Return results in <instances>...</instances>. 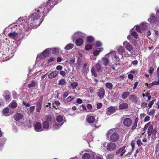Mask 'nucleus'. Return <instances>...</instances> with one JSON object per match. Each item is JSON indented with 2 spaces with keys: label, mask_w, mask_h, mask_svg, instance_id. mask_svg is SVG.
I'll return each mask as SVG.
<instances>
[{
  "label": "nucleus",
  "mask_w": 159,
  "mask_h": 159,
  "mask_svg": "<svg viewBox=\"0 0 159 159\" xmlns=\"http://www.w3.org/2000/svg\"><path fill=\"white\" fill-rule=\"evenodd\" d=\"M59 0H48L45 3L41 4L34 10L35 12L30 15L28 18L20 17L16 23H13L9 26L10 28H15L19 29L21 33L24 30H28L29 25L31 27L36 28L43 20V17L47 15L48 12L57 3Z\"/></svg>",
  "instance_id": "nucleus-1"
},
{
  "label": "nucleus",
  "mask_w": 159,
  "mask_h": 159,
  "mask_svg": "<svg viewBox=\"0 0 159 159\" xmlns=\"http://www.w3.org/2000/svg\"><path fill=\"white\" fill-rule=\"evenodd\" d=\"M148 129V138L150 139L152 135V139L155 140L156 138V134L157 133V130L154 129H153V125L152 123L149 122L148 123L144 126L143 129V131H145Z\"/></svg>",
  "instance_id": "nucleus-2"
},
{
  "label": "nucleus",
  "mask_w": 159,
  "mask_h": 159,
  "mask_svg": "<svg viewBox=\"0 0 159 159\" xmlns=\"http://www.w3.org/2000/svg\"><path fill=\"white\" fill-rule=\"evenodd\" d=\"M107 135L108 139L113 142L117 141L119 137L118 134L116 131L115 129L109 130L107 133Z\"/></svg>",
  "instance_id": "nucleus-3"
},
{
  "label": "nucleus",
  "mask_w": 159,
  "mask_h": 159,
  "mask_svg": "<svg viewBox=\"0 0 159 159\" xmlns=\"http://www.w3.org/2000/svg\"><path fill=\"white\" fill-rule=\"evenodd\" d=\"M19 45L18 42L16 41L9 42L8 49L9 52L11 54L10 56L9 55V58H11L13 56V54L17 50Z\"/></svg>",
  "instance_id": "nucleus-4"
},
{
  "label": "nucleus",
  "mask_w": 159,
  "mask_h": 159,
  "mask_svg": "<svg viewBox=\"0 0 159 159\" xmlns=\"http://www.w3.org/2000/svg\"><path fill=\"white\" fill-rule=\"evenodd\" d=\"M102 65L100 63V61H98L95 66L93 67L91 70V72L92 74L95 77H97V75L96 70L97 71H101L102 70Z\"/></svg>",
  "instance_id": "nucleus-5"
},
{
  "label": "nucleus",
  "mask_w": 159,
  "mask_h": 159,
  "mask_svg": "<svg viewBox=\"0 0 159 159\" xmlns=\"http://www.w3.org/2000/svg\"><path fill=\"white\" fill-rule=\"evenodd\" d=\"M109 55H110L113 60V62H116V61H119L120 58L117 55V53L115 51H112L107 54L105 55L106 57H109Z\"/></svg>",
  "instance_id": "nucleus-6"
},
{
  "label": "nucleus",
  "mask_w": 159,
  "mask_h": 159,
  "mask_svg": "<svg viewBox=\"0 0 159 159\" xmlns=\"http://www.w3.org/2000/svg\"><path fill=\"white\" fill-rule=\"evenodd\" d=\"M135 26L136 30L139 33H141L142 31L145 30L147 27L146 23L145 22L141 23L140 26L136 25Z\"/></svg>",
  "instance_id": "nucleus-7"
},
{
  "label": "nucleus",
  "mask_w": 159,
  "mask_h": 159,
  "mask_svg": "<svg viewBox=\"0 0 159 159\" xmlns=\"http://www.w3.org/2000/svg\"><path fill=\"white\" fill-rule=\"evenodd\" d=\"M122 121L124 125L127 127H130L132 124L131 119L129 118H125V116H123Z\"/></svg>",
  "instance_id": "nucleus-8"
},
{
  "label": "nucleus",
  "mask_w": 159,
  "mask_h": 159,
  "mask_svg": "<svg viewBox=\"0 0 159 159\" xmlns=\"http://www.w3.org/2000/svg\"><path fill=\"white\" fill-rule=\"evenodd\" d=\"M117 147L116 144L113 142L109 143L107 146V150L109 151H112L116 150Z\"/></svg>",
  "instance_id": "nucleus-9"
},
{
  "label": "nucleus",
  "mask_w": 159,
  "mask_h": 159,
  "mask_svg": "<svg viewBox=\"0 0 159 159\" xmlns=\"http://www.w3.org/2000/svg\"><path fill=\"white\" fill-rule=\"evenodd\" d=\"M95 152H91L90 154L86 152L82 156V159H93L95 157Z\"/></svg>",
  "instance_id": "nucleus-10"
},
{
  "label": "nucleus",
  "mask_w": 159,
  "mask_h": 159,
  "mask_svg": "<svg viewBox=\"0 0 159 159\" xmlns=\"http://www.w3.org/2000/svg\"><path fill=\"white\" fill-rule=\"evenodd\" d=\"M34 130L36 132H41L43 131L44 129L42 127V125L40 122L36 123L34 126Z\"/></svg>",
  "instance_id": "nucleus-11"
},
{
  "label": "nucleus",
  "mask_w": 159,
  "mask_h": 159,
  "mask_svg": "<svg viewBox=\"0 0 159 159\" xmlns=\"http://www.w3.org/2000/svg\"><path fill=\"white\" fill-rule=\"evenodd\" d=\"M123 45L125 48L128 51L131 52L133 49V47L127 41H125L123 43Z\"/></svg>",
  "instance_id": "nucleus-12"
},
{
  "label": "nucleus",
  "mask_w": 159,
  "mask_h": 159,
  "mask_svg": "<svg viewBox=\"0 0 159 159\" xmlns=\"http://www.w3.org/2000/svg\"><path fill=\"white\" fill-rule=\"evenodd\" d=\"M97 94L100 99H102L105 95V91L103 88H101L98 89Z\"/></svg>",
  "instance_id": "nucleus-13"
},
{
  "label": "nucleus",
  "mask_w": 159,
  "mask_h": 159,
  "mask_svg": "<svg viewBox=\"0 0 159 159\" xmlns=\"http://www.w3.org/2000/svg\"><path fill=\"white\" fill-rule=\"evenodd\" d=\"M14 112L12 111H10L7 107L5 108L2 111L3 114L5 116H8L12 115Z\"/></svg>",
  "instance_id": "nucleus-14"
},
{
  "label": "nucleus",
  "mask_w": 159,
  "mask_h": 159,
  "mask_svg": "<svg viewBox=\"0 0 159 159\" xmlns=\"http://www.w3.org/2000/svg\"><path fill=\"white\" fill-rule=\"evenodd\" d=\"M108 57H106L105 56L104 57H102L101 60H99V61H100V63L102 65H103L104 66H107L108 65L109 61L108 58Z\"/></svg>",
  "instance_id": "nucleus-15"
},
{
  "label": "nucleus",
  "mask_w": 159,
  "mask_h": 159,
  "mask_svg": "<svg viewBox=\"0 0 159 159\" xmlns=\"http://www.w3.org/2000/svg\"><path fill=\"white\" fill-rule=\"evenodd\" d=\"M87 121L89 124H92L93 123L95 120V117L91 115H88L87 116L86 118Z\"/></svg>",
  "instance_id": "nucleus-16"
},
{
  "label": "nucleus",
  "mask_w": 159,
  "mask_h": 159,
  "mask_svg": "<svg viewBox=\"0 0 159 159\" xmlns=\"http://www.w3.org/2000/svg\"><path fill=\"white\" fill-rule=\"evenodd\" d=\"M18 36V34L17 32L12 31L8 34V36L10 38L15 40L17 38Z\"/></svg>",
  "instance_id": "nucleus-17"
},
{
  "label": "nucleus",
  "mask_w": 159,
  "mask_h": 159,
  "mask_svg": "<svg viewBox=\"0 0 159 159\" xmlns=\"http://www.w3.org/2000/svg\"><path fill=\"white\" fill-rule=\"evenodd\" d=\"M50 50V48H47L44 50L39 56L38 55L37 57H40L41 58H42L43 57H42V56H43V57H44L48 56L49 54Z\"/></svg>",
  "instance_id": "nucleus-18"
},
{
  "label": "nucleus",
  "mask_w": 159,
  "mask_h": 159,
  "mask_svg": "<svg viewBox=\"0 0 159 159\" xmlns=\"http://www.w3.org/2000/svg\"><path fill=\"white\" fill-rule=\"evenodd\" d=\"M125 146L121 148L116 151V154L119 155L121 157L122 156L125 152Z\"/></svg>",
  "instance_id": "nucleus-19"
},
{
  "label": "nucleus",
  "mask_w": 159,
  "mask_h": 159,
  "mask_svg": "<svg viewBox=\"0 0 159 159\" xmlns=\"http://www.w3.org/2000/svg\"><path fill=\"white\" fill-rule=\"evenodd\" d=\"M23 117V114L18 113L15 114L13 116V118L14 120L17 121H19Z\"/></svg>",
  "instance_id": "nucleus-20"
},
{
  "label": "nucleus",
  "mask_w": 159,
  "mask_h": 159,
  "mask_svg": "<svg viewBox=\"0 0 159 159\" xmlns=\"http://www.w3.org/2000/svg\"><path fill=\"white\" fill-rule=\"evenodd\" d=\"M84 37L85 34H83L80 32L78 31V32H76L72 36V39H73V40H74L76 38L78 37Z\"/></svg>",
  "instance_id": "nucleus-21"
},
{
  "label": "nucleus",
  "mask_w": 159,
  "mask_h": 159,
  "mask_svg": "<svg viewBox=\"0 0 159 159\" xmlns=\"http://www.w3.org/2000/svg\"><path fill=\"white\" fill-rule=\"evenodd\" d=\"M148 21L150 23L158 24V21L156 19V17L153 15H151V17L148 19Z\"/></svg>",
  "instance_id": "nucleus-22"
},
{
  "label": "nucleus",
  "mask_w": 159,
  "mask_h": 159,
  "mask_svg": "<svg viewBox=\"0 0 159 159\" xmlns=\"http://www.w3.org/2000/svg\"><path fill=\"white\" fill-rule=\"evenodd\" d=\"M59 72L57 71H52L48 75V78L52 79L56 77L58 74Z\"/></svg>",
  "instance_id": "nucleus-23"
},
{
  "label": "nucleus",
  "mask_w": 159,
  "mask_h": 159,
  "mask_svg": "<svg viewBox=\"0 0 159 159\" xmlns=\"http://www.w3.org/2000/svg\"><path fill=\"white\" fill-rule=\"evenodd\" d=\"M116 111L115 108L114 107L111 106L108 107L107 109L106 113L109 115H110L112 113H114Z\"/></svg>",
  "instance_id": "nucleus-24"
},
{
  "label": "nucleus",
  "mask_w": 159,
  "mask_h": 159,
  "mask_svg": "<svg viewBox=\"0 0 159 159\" xmlns=\"http://www.w3.org/2000/svg\"><path fill=\"white\" fill-rule=\"evenodd\" d=\"M128 107V104L127 103L123 102L121 104H120V105L118 107L119 109L120 110H121L123 109H126Z\"/></svg>",
  "instance_id": "nucleus-25"
},
{
  "label": "nucleus",
  "mask_w": 159,
  "mask_h": 159,
  "mask_svg": "<svg viewBox=\"0 0 159 159\" xmlns=\"http://www.w3.org/2000/svg\"><path fill=\"white\" fill-rule=\"evenodd\" d=\"M43 128L46 130L50 129L49 122L48 121H45L43 123Z\"/></svg>",
  "instance_id": "nucleus-26"
},
{
  "label": "nucleus",
  "mask_w": 159,
  "mask_h": 159,
  "mask_svg": "<svg viewBox=\"0 0 159 159\" xmlns=\"http://www.w3.org/2000/svg\"><path fill=\"white\" fill-rule=\"evenodd\" d=\"M119 61H116V62H113L112 63H110L109 65L111 67V68L114 70L116 69L117 66L119 65Z\"/></svg>",
  "instance_id": "nucleus-27"
},
{
  "label": "nucleus",
  "mask_w": 159,
  "mask_h": 159,
  "mask_svg": "<svg viewBox=\"0 0 159 159\" xmlns=\"http://www.w3.org/2000/svg\"><path fill=\"white\" fill-rule=\"evenodd\" d=\"M118 53L122 55H124L125 50V48L122 46H120L117 49Z\"/></svg>",
  "instance_id": "nucleus-28"
},
{
  "label": "nucleus",
  "mask_w": 159,
  "mask_h": 159,
  "mask_svg": "<svg viewBox=\"0 0 159 159\" xmlns=\"http://www.w3.org/2000/svg\"><path fill=\"white\" fill-rule=\"evenodd\" d=\"M103 48H98L97 49L94 50L93 52V54L94 56H97L99 54L100 52H102L103 50Z\"/></svg>",
  "instance_id": "nucleus-29"
},
{
  "label": "nucleus",
  "mask_w": 159,
  "mask_h": 159,
  "mask_svg": "<svg viewBox=\"0 0 159 159\" xmlns=\"http://www.w3.org/2000/svg\"><path fill=\"white\" fill-rule=\"evenodd\" d=\"M42 106V102L41 101L37 102L36 103V111L37 112H39L41 110Z\"/></svg>",
  "instance_id": "nucleus-30"
},
{
  "label": "nucleus",
  "mask_w": 159,
  "mask_h": 159,
  "mask_svg": "<svg viewBox=\"0 0 159 159\" xmlns=\"http://www.w3.org/2000/svg\"><path fill=\"white\" fill-rule=\"evenodd\" d=\"M4 98L5 100L8 102L11 101V96L10 93L8 92L4 94Z\"/></svg>",
  "instance_id": "nucleus-31"
},
{
  "label": "nucleus",
  "mask_w": 159,
  "mask_h": 159,
  "mask_svg": "<svg viewBox=\"0 0 159 159\" xmlns=\"http://www.w3.org/2000/svg\"><path fill=\"white\" fill-rule=\"evenodd\" d=\"M83 43V40L82 39L78 38L75 41V43L77 46H81Z\"/></svg>",
  "instance_id": "nucleus-32"
},
{
  "label": "nucleus",
  "mask_w": 159,
  "mask_h": 159,
  "mask_svg": "<svg viewBox=\"0 0 159 159\" xmlns=\"http://www.w3.org/2000/svg\"><path fill=\"white\" fill-rule=\"evenodd\" d=\"M129 98L130 100L134 102H136L138 101L137 97L134 95H130Z\"/></svg>",
  "instance_id": "nucleus-33"
},
{
  "label": "nucleus",
  "mask_w": 159,
  "mask_h": 159,
  "mask_svg": "<svg viewBox=\"0 0 159 159\" xmlns=\"http://www.w3.org/2000/svg\"><path fill=\"white\" fill-rule=\"evenodd\" d=\"M62 124L63 123L61 124H59L58 123H56L53 125L52 129L53 130L58 129Z\"/></svg>",
  "instance_id": "nucleus-34"
},
{
  "label": "nucleus",
  "mask_w": 159,
  "mask_h": 159,
  "mask_svg": "<svg viewBox=\"0 0 159 159\" xmlns=\"http://www.w3.org/2000/svg\"><path fill=\"white\" fill-rule=\"evenodd\" d=\"M78 85V83L76 82H74L72 83H71L70 85V88L72 89H75Z\"/></svg>",
  "instance_id": "nucleus-35"
},
{
  "label": "nucleus",
  "mask_w": 159,
  "mask_h": 159,
  "mask_svg": "<svg viewBox=\"0 0 159 159\" xmlns=\"http://www.w3.org/2000/svg\"><path fill=\"white\" fill-rule=\"evenodd\" d=\"M74 46V45L73 44L70 43L66 45L64 48L66 50H68L73 48Z\"/></svg>",
  "instance_id": "nucleus-36"
},
{
  "label": "nucleus",
  "mask_w": 159,
  "mask_h": 159,
  "mask_svg": "<svg viewBox=\"0 0 159 159\" xmlns=\"http://www.w3.org/2000/svg\"><path fill=\"white\" fill-rule=\"evenodd\" d=\"M9 105L11 108L14 109L17 107V104L15 101H13L9 104Z\"/></svg>",
  "instance_id": "nucleus-37"
},
{
  "label": "nucleus",
  "mask_w": 159,
  "mask_h": 159,
  "mask_svg": "<svg viewBox=\"0 0 159 159\" xmlns=\"http://www.w3.org/2000/svg\"><path fill=\"white\" fill-rule=\"evenodd\" d=\"M129 94L130 93L129 92H124L122 95V98L124 99H125Z\"/></svg>",
  "instance_id": "nucleus-38"
},
{
  "label": "nucleus",
  "mask_w": 159,
  "mask_h": 159,
  "mask_svg": "<svg viewBox=\"0 0 159 159\" xmlns=\"http://www.w3.org/2000/svg\"><path fill=\"white\" fill-rule=\"evenodd\" d=\"M135 26H134V28L131 31V34L132 35L134 36L136 39H137L138 37V35L137 33L135 31H133V30L134 29V28H135Z\"/></svg>",
  "instance_id": "nucleus-39"
},
{
  "label": "nucleus",
  "mask_w": 159,
  "mask_h": 159,
  "mask_svg": "<svg viewBox=\"0 0 159 159\" xmlns=\"http://www.w3.org/2000/svg\"><path fill=\"white\" fill-rule=\"evenodd\" d=\"M105 86L107 89H111L113 88V85L110 83L107 82L106 83Z\"/></svg>",
  "instance_id": "nucleus-40"
},
{
  "label": "nucleus",
  "mask_w": 159,
  "mask_h": 159,
  "mask_svg": "<svg viewBox=\"0 0 159 159\" xmlns=\"http://www.w3.org/2000/svg\"><path fill=\"white\" fill-rule=\"evenodd\" d=\"M50 49L52 51V53L53 54H57L59 52V50L57 48H50Z\"/></svg>",
  "instance_id": "nucleus-41"
},
{
  "label": "nucleus",
  "mask_w": 159,
  "mask_h": 159,
  "mask_svg": "<svg viewBox=\"0 0 159 159\" xmlns=\"http://www.w3.org/2000/svg\"><path fill=\"white\" fill-rule=\"evenodd\" d=\"M6 139L5 138H2L0 139V147L3 146L4 143V142L6 141Z\"/></svg>",
  "instance_id": "nucleus-42"
},
{
  "label": "nucleus",
  "mask_w": 159,
  "mask_h": 159,
  "mask_svg": "<svg viewBox=\"0 0 159 159\" xmlns=\"http://www.w3.org/2000/svg\"><path fill=\"white\" fill-rule=\"evenodd\" d=\"M63 120V117L61 115H59L57 116L56 118L57 121L59 123L61 122H62Z\"/></svg>",
  "instance_id": "nucleus-43"
},
{
  "label": "nucleus",
  "mask_w": 159,
  "mask_h": 159,
  "mask_svg": "<svg viewBox=\"0 0 159 159\" xmlns=\"http://www.w3.org/2000/svg\"><path fill=\"white\" fill-rule=\"evenodd\" d=\"M86 139L88 142L93 140V138L91 134H89L87 135Z\"/></svg>",
  "instance_id": "nucleus-44"
},
{
  "label": "nucleus",
  "mask_w": 159,
  "mask_h": 159,
  "mask_svg": "<svg viewBox=\"0 0 159 159\" xmlns=\"http://www.w3.org/2000/svg\"><path fill=\"white\" fill-rule=\"evenodd\" d=\"M66 83V82L65 80L64 79H61L59 81L58 84L59 85L63 86Z\"/></svg>",
  "instance_id": "nucleus-45"
},
{
  "label": "nucleus",
  "mask_w": 159,
  "mask_h": 159,
  "mask_svg": "<svg viewBox=\"0 0 159 159\" xmlns=\"http://www.w3.org/2000/svg\"><path fill=\"white\" fill-rule=\"evenodd\" d=\"M92 48V46L91 44H87L86 45L85 49L86 50H89L91 49Z\"/></svg>",
  "instance_id": "nucleus-46"
},
{
  "label": "nucleus",
  "mask_w": 159,
  "mask_h": 159,
  "mask_svg": "<svg viewBox=\"0 0 159 159\" xmlns=\"http://www.w3.org/2000/svg\"><path fill=\"white\" fill-rule=\"evenodd\" d=\"M95 88L92 87H90L89 88V90L90 91V92L92 94L93 93H95Z\"/></svg>",
  "instance_id": "nucleus-47"
},
{
  "label": "nucleus",
  "mask_w": 159,
  "mask_h": 159,
  "mask_svg": "<svg viewBox=\"0 0 159 159\" xmlns=\"http://www.w3.org/2000/svg\"><path fill=\"white\" fill-rule=\"evenodd\" d=\"M60 104V103L58 101H55L52 104V107L55 108L56 109L57 108L56 107V106H54V105H56L57 106H59Z\"/></svg>",
  "instance_id": "nucleus-48"
},
{
  "label": "nucleus",
  "mask_w": 159,
  "mask_h": 159,
  "mask_svg": "<svg viewBox=\"0 0 159 159\" xmlns=\"http://www.w3.org/2000/svg\"><path fill=\"white\" fill-rule=\"evenodd\" d=\"M155 110L154 109L148 112V115L150 116H154V114H155Z\"/></svg>",
  "instance_id": "nucleus-49"
},
{
  "label": "nucleus",
  "mask_w": 159,
  "mask_h": 159,
  "mask_svg": "<svg viewBox=\"0 0 159 159\" xmlns=\"http://www.w3.org/2000/svg\"><path fill=\"white\" fill-rule=\"evenodd\" d=\"M93 38L91 36H88L87 38V41L89 42H92L94 41Z\"/></svg>",
  "instance_id": "nucleus-50"
},
{
  "label": "nucleus",
  "mask_w": 159,
  "mask_h": 159,
  "mask_svg": "<svg viewBox=\"0 0 159 159\" xmlns=\"http://www.w3.org/2000/svg\"><path fill=\"white\" fill-rule=\"evenodd\" d=\"M74 97L72 96H69L67 97L66 99V101L67 102H70L74 98Z\"/></svg>",
  "instance_id": "nucleus-51"
},
{
  "label": "nucleus",
  "mask_w": 159,
  "mask_h": 159,
  "mask_svg": "<svg viewBox=\"0 0 159 159\" xmlns=\"http://www.w3.org/2000/svg\"><path fill=\"white\" fill-rule=\"evenodd\" d=\"M95 45L96 47H99L102 46V43L98 41L96 42Z\"/></svg>",
  "instance_id": "nucleus-52"
},
{
  "label": "nucleus",
  "mask_w": 159,
  "mask_h": 159,
  "mask_svg": "<svg viewBox=\"0 0 159 159\" xmlns=\"http://www.w3.org/2000/svg\"><path fill=\"white\" fill-rule=\"evenodd\" d=\"M95 157H93V159H103L99 155H96L95 153Z\"/></svg>",
  "instance_id": "nucleus-53"
},
{
  "label": "nucleus",
  "mask_w": 159,
  "mask_h": 159,
  "mask_svg": "<svg viewBox=\"0 0 159 159\" xmlns=\"http://www.w3.org/2000/svg\"><path fill=\"white\" fill-rule=\"evenodd\" d=\"M113 153H111L108 154L107 156V159H112L113 157Z\"/></svg>",
  "instance_id": "nucleus-54"
},
{
  "label": "nucleus",
  "mask_w": 159,
  "mask_h": 159,
  "mask_svg": "<svg viewBox=\"0 0 159 159\" xmlns=\"http://www.w3.org/2000/svg\"><path fill=\"white\" fill-rule=\"evenodd\" d=\"M75 59L74 58H72L70 59L68 63L70 65L72 64L75 63Z\"/></svg>",
  "instance_id": "nucleus-55"
},
{
  "label": "nucleus",
  "mask_w": 159,
  "mask_h": 159,
  "mask_svg": "<svg viewBox=\"0 0 159 159\" xmlns=\"http://www.w3.org/2000/svg\"><path fill=\"white\" fill-rule=\"evenodd\" d=\"M155 102V100H152L148 104V107L149 108H151L153 105V104H154V102Z\"/></svg>",
  "instance_id": "nucleus-56"
},
{
  "label": "nucleus",
  "mask_w": 159,
  "mask_h": 159,
  "mask_svg": "<svg viewBox=\"0 0 159 159\" xmlns=\"http://www.w3.org/2000/svg\"><path fill=\"white\" fill-rule=\"evenodd\" d=\"M12 96L14 99H16L17 97V93L15 91H13L12 92Z\"/></svg>",
  "instance_id": "nucleus-57"
},
{
  "label": "nucleus",
  "mask_w": 159,
  "mask_h": 159,
  "mask_svg": "<svg viewBox=\"0 0 159 159\" xmlns=\"http://www.w3.org/2000/svg\"><path fill=\"white\" fill-rule=\"evenodd\" d=\"M36 84V83L35 82H32L31 84L28 85V87L29 88H31L34 87Z\"/></svg>",
  "instance_id": "nucleus-58"
},
{
  "label": "nucleus",
  "mask_w": 159,
  "mask_h": 159,
  "mask_svg": "<svg viewBox=\"0 0 159 159\" xmlns=\"http://www.w3.org/2000/svg\"><path fill=\"white\" fill-rule=\"evenodd\" d=\"M59 73L63 77H65L66 75V73L63 70H61L60 72Z\"/></svg>",
  "instance_id": "nucleus-59"
},
{
  "label": "nucleus",
  "mask_w": 159,
  "mask_h": 159,
  "mask_svg": "<svg viewBox=\"0 0 159 159\" xmlns=\"http://www.w3.org/2000/svg\"><path fill=\"white\" fill-rule=\"evenodd\" d=\"M34 109H35V107L33 106L31 107L30 108L29 111L30 113H32L34 111Z\"/></svg>",
  "instance_id": "nucleus-60"
},
{
  "label": "nucleus",
  "mask_w": 159,
  "mask_h": 159,
  "mask_svg": "<svg viewBox=\"0 0 159 159\" xmlns=\"http://www.w3.org/2000/svg\"><path fill=\"white\" fill-rule=\"evenodd\" d=\"M148 105V104L147 103H145V102H142L141 104V106L143 108H144L146 107H147Z\"/></svg>",
  "instance_id": "nucleus-61"
},
{
  "label": "nucleus",
  "mask_w": 159,
  "mask_h": 159,
  "mask_svg": "<svg viewBox=\"0 0 159 159\" xmlns=\"http://www.w3.org/2000/svg\"><path fill=\"white\" fill-rule=\"evenodd\" d=\"M102 104L101 103H98L97 104V107L98 109H100L102 106Z\"/></svg>",
  "instance_id": "nucleus-62"
},
{
  "label": "nucleus",
  "mask_w": 159,
  "mask_h": 159,
  "mask_svg": "<svg viewBox=\"0 0 159 159\" xmlns=\"http://www.w3.org/2000/svg\"><path fill=\"white\" fill-rule=\"evenodd\" d=\"M154 70V69L153 67H151L149 70H148L149 73L150 74H152Z\"/></svg>",
  "instance_id": "nucleus-63"
},
{
  "label": "nucleus",
  "mask_w": 159,
  "mask_h": 159,
  "mask_svg": "<svg viewBox=\"0 0 159 159\" xmlns=\"http://www.w3.org/2000/svg\"><path fill=\"white\" fill-rule=\"evenodd\" d=\"M23 104L26 107H29L30 106V104L29 103H27L23 101L22 102Z\"/></svg>",
  "instance_id": "nucleus-64"
}]
</instances>
